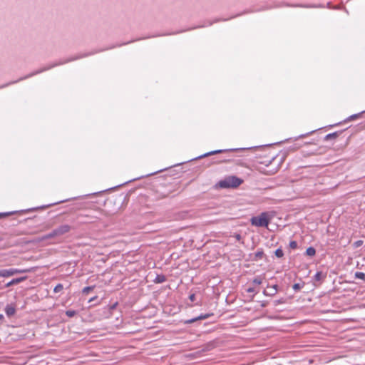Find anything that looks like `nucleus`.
<instances>
[{"label": "nucleus", "mask_w": 365, "mask_h": 365, "mask_svg": "<svg viewBox=\"0 0 365 365\" xmlns=\"http://www.w3.org/2000/svg\"><path fill=\"white\" fill-rule=\"evenodd\" d=\"M91 53H84L81 56H76L73 58H68L67 59L66 61H60L58 63H53V64H51L48 66H46L41 69H39V70H37L33 73H31L30 74L27 75V76H25L24 77H22L21 78H19V80L17 81H11V82H9L6 84H4V85H2V86H0V88H5L6 86H8L9 85H11V84H13V83H17L21 80H24V79H26L28 78H30L31 76H34V75H36V74H38V73H42L43 71H47V70H49L58 65H61V64H63L65 63H67V62H70V61H74V60H76V59H78V58H83V57H86V56H88L89 55H91Z\"/></svg>", "instance_id": "nucleus-1"}, {"label": "nucleus", "mask_w": 365, "mask_h": 365, "mask_svg": "<svg viewBox=\"0 0 365 365\" xmlns=\"http://www.w3.org/2000/svg\"><path fill=\"white\" fill-rule=\"evenodd\" d=\"M243 180L236 176L231 175L225 178L218 182L221 188L237 187L242 183Z\"/></svg>", "instance_id": "nucleus-2"}, {"label": "nucleus", "mask_w": 365, "mask_h": 365, "mask_svg": "<svg viewBox=\"0 0 365 365\" xmlns=\"http://www.w3.org/2000/svg\"><path fill=\"white\" fill-rule=\"evenodd\" d=\"M250 221L254 226L267 227L270 221L269 215L268 212H264L258 216L252 217Z\"/></svg>", "instance_id": "nucleus-3"}, {"label": "nucleus", "mask_w": 365, "mask_h": 365, "mask_svg": "<svg viewBox=\"0 0 365 365\" xmlns=\"http://www.w3.org/2000/svg\"><path fill=\"white\" fill-rule=\"evenodd\" d=\"M67 201H68V200H61L59 202L51 203V204H48V205H42V206H39V207H32V208H29V209H26V210H22L21 211H13V212H0V218L4 217L10 216V215H14V214L17 213V212L27 213V212H32V211H36V210H42V209L48 208V207H51L53 205H58V204H60V203H62V202H67Z\"/></svg>", "instance_id": "nucleus-4"}, {"label": "nucleus", "mask_w": 365, "mask_h": 365, "mask_svg": "<svg viewBox=\"0 0 365 365\" xmlns=\"http://www.w3.org/2000/svg\"><path fill=\"white\" fill-rule=\"evenodd\" d=\"M28 269H1L0 270V277H8L10 276H13L15 274L20 273H26L28 272Z\"/></svg>", "instance_id": "nucleus-5"}, {"label": "nucleus", "mask_w": 365, "mask_h": 365, "mask_svg": "<svg viewBox=\"0 0 365 365\" xmlns=\"http://www.w3.org/2000/svg\"><path fill=\"white\" fill-rule=\"evenodd\" d=\"M245 149L246 148H233V149H225V150H212V151L204 153V154H202V155H200L198 157L195 158L192 160L201 159V158H205V157H208V156H210V155H215V154H218V153H222L227 152V151H236V150H245Z\"/></svg>", "instance_id": "nucleus-6"}, {"label": "nucleus", "mask_w": 365, "mask_h": 365, "mask_svg": "<svg viewBox=\"0 0 365 365\" xmlns=\"http://www.w3.org/2000/svg\"><path fill=\"white\" fill-rule=\"evenodd\" d=\"M71 230V227L68 225H62L57 228L53 230L54 235H57L58 236L63 235L67 232H68Z\"/></svg>", "instance_id": "nucleus-7"}, {"label": "nucleus", "mask_w": 365, "mask_h": 365, "mask_svg": "<svg viewBox=\"0 0 365 365\" xmlns=\"http://www.w3.org/2000/svg\"><path fill=\"white\" fill-rule=\"evenodd\" d=\"M268 290H264L263 294L265 296L272 297L274 296L277 292L278 286L277 284L267 287Z\"/></svg>", "instance_id": "nucleus-8"}, {"label": "nucleus", "mask_w": 365, "mask_h": 365, "mask_svg": "<svg viewBox=\"0 0 365 365\" xmlns=\"http://www.w3.org/2000/svg\"><path fill=\"white\" fill-rule=\"evenodd\" d=\"M26 278V277H18V278L13 279L10 282H9L4 286V287H9L13 286L14 284H19V283L23 282Z\"/></svg>", "instance_id": "nucleus-9"}, {"label": "nucleus", "mask_w": 365, "mask_h": 365, "mask_svg": "<svg viewBox=\"0 0 365 365\" xmlns=\"http://www.w3.org/2000/svg\"><path fill=\"white\" fill-rule=\"evenodd\" d=\"M5 312L8 317L13 316L16 312L15 307L11 304H8L5 308Z\"/></svg>", "instance_id": "nucleus-10"}, {"label": "nucleus", "mask_w": 365, "mask_h": 365, "mask_svg": "<svg viewBox=\"0 0 365 365\" xmlns=\"http://www.w3.org/2000/svg\"><path fill=\"white\" fill-rule=\"evenodd\" d=\"M294 6H297V7H302V8H324V5L322 4H306V5H303V4H299V5H295Z\"/></svg>", "instance_id": "nucleus-11"}, {"label": "nucleus", "mask_w": 365, "mask_h": 365, "mask_svg": "<svg viewBox=\"0 0 365 365\" xmlns=\"http://www.w3.org/2000/svg\"><path fill=\"white\" fill-rule=\"evenodd\" d=\"M365 113V110H363L361 113H356V114H353V115L349 116L347 118H346L344 120V122H349V121L354 120L357 119L358 118H359L361 116V115L362 113Z\"/></svg>", "instance_id": "nucleus-12"}, {"label": "nucleus", "mask_w": 365, "mask_h": 365, "mask_svg": "<svg viewBox=\"0 0 365 365\" xmlns=\"http://www.w3.org/2000/svg\"><path fill=\"white\" fill-rule=\"evenodd\" d=\"M166 280V277L163 274H158L154 279L155 283H163Z\"/></svg>", "instance_id": "nucleus-13"}, {"label": "nucleus", "mask_w": 365, "mask_h": 365, "mask_svg": "<svg viewBox=\"0 0 365 365\" xmlns=\"http://www.w3.org/2000/svg\"><path fill=\"white\" fill-rule=\"evenodd\" d=\"M316 254V250L313 247H309L306 250V255L310 257L314 256Z\"/></svg>", "instance_id": "nucleus-14"}, {"label": "nucleus", "mask_w": 365, "mask_h": 365, "mask_svg": "<svg viewBox=\"0 0 365 365\" xmlns=\"http://www.w3.org/2000/svg\"><path fill=\"white\" fill-rule=\"evenodd\" d=\"M304 283H295L293 286H292V288L294 290V292H298L302 288L304 287Z\"/></svg>", "instance_id": "nucleus-15"}, {"label": "nucleus", "mask_w": 365, "mask_h": 365, "mask_svg": "<svg viewBox=\"0 0 365 365\" xmlns=\"http://www.w3.org/2000/svg\"><path fill=\"white\" fill-rule=\"evenodd\" d=\"M337 136H338V133L337 132H334V133H329V134H327L325 136V140H329L332 139V138H336Z\"/></svg>", "instance_id": "nucleus-16"}, {"label": "nucleus", "mask_w": 365, "mask_h": 365, "mask_svg": "<svg viewBox=\"0 0 365 365\" xmlns=\"http://www.w3.org/2000/svg\"><path fill=\"white\" fill-rule=\"evenodd\" d=\"M355 277L356 279H362L365 281V273L361 272H356L355 273Z\"/></svg>", "instance_id": "nucleus-17"}, {"label": "nucleus", "mask_w": 365, "mask_h": 365, "mask_svg": "<svg viewBox=\"0 0 365 365\" xmlns=\"http://www.w3.org/2000/svg\"><path fill=\"white\" fill-rule=\"evenodd\" d=\"M275 256L278 258H281L284 256L283 250L281 248H278L275 250Z\"/></svg>", "instance_id": "nucleus-18"}, {"label": "nucleus", "mask_w": 365, "mask_h": 365, "mask_svg": "<svg viewBox=\"0 0 365 365\" xmlns=\"http://www.w3.org/2000/svg\"><path fill=\"white\" fill-rule=\"evenodd\" d=\"M212 315V314H210V313L205 314H202L199 315L198 317H197V320L206 319L209 318Z\"/></svg>", "instance_id": "nucleus-19"}, {"label": "nucleus", "mask_w": 365, "mask_h": 365, "mask_svg": "<svg viewBox=\"0 0 365 365\" xmlns=\"http://www.w3.org/2000/svg\"><path fill=\"white\" fill-rule=\"evenodd\" d=\"M76 314V311L69 309L66 312V315L68 317H73Z\"/></svg>", "instance_id": "nucleus-20"}, {"label": "nucleus", "mask_w": 365, "mask_h": 365, "mask_svg": "<svg viewBox=\"0 0 365 365\" xmlns=\"http://www.w3.org/2000/svg\"><path fill=\"white\" fill-rule=\"evenodd\" d=\"M63 289V287L61 284H58L53 289V292L55 293H58L60 292L61 291H62Z\"/></svg>", "instance_id": "nucleus-21"}, {"label": "nucleus", "mask_w": 365, "mask_h": 365, "mask_svg": "<svg viewBox=\"0 0 365 365\" xmlns=\"http://www.w3.org/2000/svg\"><path fill=\"white\" fill-rule=\"evenodd\" d=\"M252 282H253L254 284H255L259 285V284H261L262 283V277H256L253 279Z\"/></svg>", "instance_id": "nucleus-22"}, {"label": "nucleus", "mask_w": 365, "mask_h": 365, "mask_svg": "<svg viewBox=\"0 0 365 365\" xmlns=\"http://www.w3.org/2000/svg\"><path fill=\"white\" fill-rule=\"evenodd\" d=\"M289 247L293 250L296 249L297 247V242L296 241H291L289 242Z\"/></svg>", "instance_id": "nucleus-23"}, {"label": "nucleus", "mask_w": 365, "mask_h": 365, "mask_svg": "<svg viewBox=\"0 0 365 365\" xmlns=\"http://www.w3.org/2000/svg\"><path fill=\"white\" fill-rule=\"evenodd\" d=\"M93 289L92 287H86L83 289V294H88Z\"/></svg>", "instance_id": "nucleus-24"}, {"label": "nucleus", "mask_w": 365, "mask_h": 365, "mask_svg": "<svg viewBox=\"0 0 365 365\" xmlns=\"http://www.w3.org/2000/svg\"><path fill=\"white\" fill-rule=\"evenodd\" d=\"M56 236H58V235H54L53 230L51 232H50L48 235H46L45 236V238L46 239H48V238L54 237H56Z\"/></svg>", "instance_id": "nucleus-25"}, {"label": "nucleus", "mask_w": 365, "mask_h": 365, "mask_svg": "<svg viewBox=\"0 0 365 365\" xmlns=\"http://www.w3.org/2000/svg\"><path fill=\"white\" fill-rule=\"evenodd\" d=\"M322 277V273L318 272L314 275V279L317 281L320 280Z\"/></svg>", "instance_id": "nucleus-26"}, {"label": "nucleus", "mask_w": 365, "mask_h": 365, "mask_svg": "<svg viewBox=\"0 0 365 365\" xmlns=\"http://www.w3.org/2000/svg\"><path fill=\"white\" fill-rule=\"evenodd\" d=\"M196 321H197V317H195V318L190 319L189 320H187L185 322V324H192V323H193V322H195Z\"/></svg>", "instance_id": "nucleus-27"}, {"label": "nucleus", "mask_w": 365, "mask_h": 365, "mask_svg": "<svg viewBox=\"0 0 365 365\" xmlns=\"http://www.w3.org/2000/svg\"><path fill=\"white\" fill-rule=\"evenodd\" d=\"M363 244V241L362 240H358L356 242H354V247H359V246H361V245Z\"/></svg>", "instance_id": "nucleus-28"}, {"label": "nucleus", "mask_w": 365, "mask_h": 365, "mask_svg": "<svg viewBox=\"0 0 365 365\" xmlns=\"http://www.w3.org/2000/svg\"><path fill=\"white\" fill-rule=\"evenodd\" d=\"M247 292H249V293H254V292H255V289L253 287H249L247 289Z\"/></svg>", "instance_id": "nucleus-29"}, {"label": "nucleus", "mask_w": 365, "mask_h": 365, "mask_svg": "<svg viewBox=\"0 0 365 365\" xmlns=\"http://www.w3.org/2000/svg\"><path fill=\"white\" fill-rule=\"evenodd\" d=\"M314 131H315V130H312V131H311V132H309V133H307V134H302V135H299V138H304V137H305L306 135H309V134H312V133H313Z\"/></svg>", "instance_id": "nucleus-30"}, {"label": "nucleus", "mask_w": 365, "mask_h": 365, "mask_svg": "<svg viewBox=\"0 0 365 365\" xmlns=\"http://www.w3.org/2000/svg\"><path fill=\"white\" fill-rule=\"evenodd\" d=\"M262 255H263L262 252H258L256 253V256L257 257H261L262 256Z\"/></svg>", "instance_id": "nucleus-31"}, {"label": "nucleus", "mask_w": 365, "mask_h": 365, "mask_svg": "<svg viewBox=\"0 0 365 365\" xmlns=\"http://www.w3.org/2000/svg\"><path fill=\"white\" fill-rule=\"evenodd\" d=\"M195 294H192L190 296V299L191 301H192V302L195 300Z\"/></svg>", "instance_id": "nucleus-32"}, {"label": "nucleus", "mask_w": 365, "mask_h": 365, "mask_svg": "<svg viewBox=\"0 0 365 365\" xmlns=\"http://www.w3.org/2000/svg\"><path fill=\"white\" fill-rule=\"evenodd\" d=\"M267 305V303L265 302H262L261 306L262 307H264Z\"/></svg>", "instance_id": "nucleus-33"}, {"label": "nucleus", "mask_w": 365, "mask_h": 365, "mask_svg": "<svg viewBox=\"0 0 365 365\" xmlns=\"http://www.w3.org/2000/svg\"><path fill=\"white\" fill-rule=\"evenodd\" d=\"M117 304H118L117 303H115L114 304H113L111 307V309H115L116 307Z\"/></svg>", "instance_id": "nucleus-34"}, {"label": "nucleus", "mask_w": 365, "mask_h": 365, "mask_svg": "<svg viewBox=\"0 0 365 365\" xmlns=\"http://www.w3.org/2000/svg\"><path fill=\"white\" fill-rule=\"evenodd\" d=\"M332 9H339L340 7L339 6H334L332 7Z\"/></svg>", "instance_id": "nucleus-35"}, {"label": "nucleus", "mask_w": 365, "mask_h": 365, "mask_svg": "<svg viewBox=\"0 0 365 365\" xmlns=\"http://www.w3.org/2000/svg\"><path fill=\"white\" fill-rule=\"evenodd\" d=\"M4 317L2 314H0V320L4 319Z\"/></svg>", "instance_id": "nucleus-36"}, {"label": "nucleus", "mask_w": 365, "mask_h": 365, "mask_svg": "<svg viewBox=\"0 0 365 365\" xmlns=\"http://www.w3.org/2000/svg\"><path fill=\"white\" fill-rule=\"evenodd\" d=\"M281 302H282V301H281V300H279V301H276L274 303H275V304H279V303H281Z\"/></svg>", "instance_id": "nucleus-37"}, {"label": "nucleus", "mask_w": 365, "mask_h": 365, "mask_svg": "<svg viewBox=\"0 0 365 365\" xmlns=\"http://www.w3.org/2000/svg\"><path fill=\"white\" fill-rule=\"evenodd\" d=\"M327 8H331V4L329 2L327 3Z\"/></svg>", "instance_id": "nucleus-38"}, {"label": "nucleus", "mask_w": 365, "mask_h": 365, "mask_svg": "<svg viewBox=\"0 0 365 365\" xmlns=\"http://www.w3.org/2000/svg\"><path fill=\"white\" fill-rule=\"evenodd\" d=\"M236 237H237V239H238V240H239V239H240V235H237Z\"/></svg>", "instance_id": "nucleus-39"}, {"label": "nucleus", "mask_w": 365, "mask_h": 365, "mask_svg": "<svg viewBox=\"0 0 365 365\" xmlns=\"http://www.w3.org/2000/svg\"><path fill=\"white\" fill-rule=\"evenodd\" d=\"M222 161H225L224 160H218V162H222Z\"/></svg>", "instance_id": "nucleus-40"}]
</instances>
